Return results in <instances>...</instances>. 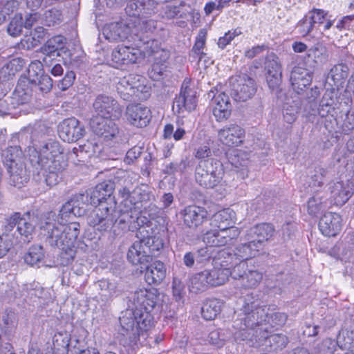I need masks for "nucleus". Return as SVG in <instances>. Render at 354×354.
Wrapping results in <instances>:
<instances>
[{
	"instance_id": "aec40b11",
	"label": "nucleus",
	"mask_w": 354,
	"mask_h": 354,
	"mask_svg": "<svg viewBox=\"0 0 354 354\" xmlns=\"http://www.w3.org/2000/svg\"><path fill=\"white\" fill-rule=\"evenodd\" d=\"M126 117L133 126L142 128L149 123L151 115L150 109L141 104H131L127 106Z\"/></svg>"
},
{
	"instance_id": "f03ea898",
	"label": "nucleus",
	"mask_w": 354,
	"mask_h": 354,
	"mask_svg": "<svg viewBox=\"0 0 354 354\" xmlns=\"http://www.w3.org/2000/svg\"><path fill=\"white\" fill-rule=\"evenodd\" d=\"M156 288L139 289L129 297L132 303L131 310L122 313L120 317V328L117 339L124 347L133 346L140 339V331L148 330L153 324L150 313L158 300Z\"/></svg>"
},
{
	"instance_id": "1a4fd4ad",
	"label": "nucleus",
	"mask_w": 354,
	"mask_h": 354,
	"mask_svg": "<svg viewBox=\"0 0 354 354\" xmlns=\"http://www.w3.org/2000/svg\"><path fill=\"white\" fill-rule=\"evenodd\" d=\"M118 194L122 198L121 205L124 207L122 210L124 212L133 209L141 212L142 208L155 199L154 195L145 185L137 186L132 191L127 186L121 187L118 189Z\"/></svg>"
},
{
	"instance_id": "bf43d9fd",
	"label": "nucleus",
	"mask_w": 354,
	"mask_h": 354,
	"mask_svg": "<svg viewBox=\"0 0 354 354\" xmlns=\"http://www.w3.org/2000/svg\"><path fill=\"white\" fill-rule=\"evenodd\" d=\"M70 336L68 333H57L53 337V346L57 350L68 351L70 346Z\"/></svg>"
},
{
	"instance_id": "0e129e2a",
	"label": "nucleus",
	"mask_w": 354,
	"mask_h": 354,
	"mask_svg": "<svg viewBox=\"0 0 354 354\" xmlns=\"http://www.w3.org/2000/svg\"><path fill=\"white\" fill-rule=\"evenodd\" d=\"M147 49L150 50L155 59H159L158 62L165 63L169 57V51L159 47L158 43H154L153 45L151 44Z\"/></svg>"
},
{
	"instance_id": "4468645a",
	"label": "nucleus",
	"mask_w": 354,
	"mask_h": 354,
	"mask_svg": "<svg viewBox=\"0 0 354 354\" xmlns=\"http://www.w3.org/2000/svg\"><path fill=\"white\" fill-rule=\"evenodd\" d=\"M59 138L64 142H73L81 139L84 133L85 129L78 120L70 118L64 120L57 127Z\"/></svg>"
},
{
	"instance_id": "79ce46f5",
	"label": "nucleus",
	"mask_w": 354,
	"mask_h": 354,
	"mask_svg": "<svg viewBox=\"0 0 354 354\" xmlns=\"http://www.w3.org/2000/svg\"><path fill=\"white\" fill-rule=\"evenodd\" d=\"M349 68L344 64L335 65L330 71L328 75V79L331 78L334 85L338 86L341 85L348 77Z\"/></svg>"
},
{
	"instance_id": "bb28decb",
	"label": "nucleus",
	"mask_w": 354,
	"mask_h": 354,
	"mask_svg": "<svg viewBox=\"0 0 354 354\" xmlns=\"http://www.w3.org/2000/svg\"><path fill=\"white\" fill-rule=\"evenodd\" d=\"M232 259H225L220 263L221 268H213L212 269L204 270L208 280L209 287L219 286L223 285L228 279L230 270L224 268L231 264Z\"/></svg>"
},
{
	"instance_id": "0eeeda50",
	"label": "nucleus",
	"mask_w": 354,
	"mask_h": 354,
	"mask_svg": "<svg viewBox=\"0 0 354 354\" xmlns=\"http://www.w3.org/2000/svg\"><path fill=\"white\" fill-rule=\"evenodd\" d=\"M224 174L223 165L217 160L207 158L200 160L195 168L196 183L205 189H212L221 181Z\"/></svg>"
},
{
	"instance_id": "4be33fe9",
	"label": "nucleus",
	"mask_w": 354,
	"mask_h": 354,
	"mask_svg": "<svg viewBox=\"0 0 354 354\" xmlns=\"http://www.w3.org/2000/svg\"><path fill=\"white\" fill-rule=\"evenodd\" d=\"M114 189V183L111 181L99 183L91 194V203L97 204V207H99L101 203L108 204V206H115L116 203L113 196Z\"/></svg>"
},
{
	"instance_id": "ea45409f",
	"label": "nucleus",
	"mask_w": 354,
	"mask_h": 354,
	"mask_svg": "<svg viewBox=\"0 0 354 354\" xmlns=\"http://www.w3.org/2000/svg\"><path fill=\"white\" fill-rule=\"evenodd\" d=\"M44 258V248L40 245H34L31 246L24 257L25 263L30 266H39V264Z\"/></svg>"
},
{
	"instance_id": "e433bc0d",
	"label": "nucleus",
	"mask_w": 354,
	"mask_h": 354,
	"mask_svg": "<svg viewBox=\"0 0 354 354\" xmlns=\"http://www.w3.org/2000/svg\"><path fill=\"white\" fill-rule=\"evenodd\" d=\"M2 162L5 167L25 162V156L18 146L9 147L2 152Z\"/></svg>"
},
{
	"instance_id": "8fccbe9b",
	"label": "nucleus",
	"mask_w": 354,
	"mask_h": 354,
	"mask_svg": "<svg viewBox=\"0 0 354 354\" xmlns=\"http://www.w3.org/2000/svg\"><path fill=\"white\" fill-rule=\"evenodd\" d=\"M265 68L267 70V74L282 75L279 57L273 53L267 55L265 62Z\"/></svg>"
},
{
	"instance_id": "7c9ffc66",
	"label": "nucleus",
	"mask_w": 354,
	"mask_h": 354,
	"mask_svg": "<svg viewBox=\"0 0 354 354\" xmlns=\"http://www.w3.org/2000/svg\"><path fill=\"white\" fill-rule=\"evenodd\" d=\"M290 81L295 91L300 94L310 84L312 75L309 71L301 66H295L291 71Z\"/></svg>"
},
{
	"instance_id": "b1692460",
	"label": "nucleus",
	"mask_w": 354,
	"mask_h": 354,
	"mask_svg": "<svg viewBox=\"0 0 354 354\" xmlns=\"http://www.w3.org/2000/svg\"><path fill=\"white\" fill-rule=\"evenodd\" d=\"M33 88L30 77L20 78L12 95L8 98L12 104L20 105L29 103L32 99Z\"/></svg>"
},
{
	"instance_id": "2eb2a0df",
	"label": "nucleus",
	"mask_w": 354,
	"mask_h": 354,
	"mask_svg": "<svg viewBox=\"0 0 354 354\" xmlns=\"http://www.w3.org/2000/svg\"><path fill=\"white\" fill-rule=\"evenodd\" d=\"M65 43L66 39L62 35L54 36L48 39L40 48V53L43 55L41 60L49 66L52 59L61 57L62 54L67 51Z\"/></svg>"
},
{
	"instance_id": "423d86ee",
	"label": "nucleus",
	"mask_w": 354,
	"mask_h": 354,
	"mask_svg": "<svg viewBox=\"0 0 354 354\" xmlns=\"http://www.w3.org/2000/svg\"><path fill=\"white\" fill-rule=\"evenodd\" d=\"M80 227L77 222H71L68 225L46 222L41 227V234L46 244L59 248L75 243L80 234Z\"/></svg>"
},
{
	"instance_id": "6e6552de",
	"label": "nucleus",
	"mask_w": 354,
	"mask_h": 354,
	"mask_svg": "<svg viewBox=\"0 0 354 354\" xmlns=\"http://www.w3.org/2000/svg\"><path fill=\"white\" fill-rule=\"evenodd\" d=\"M144 78L137 74H128L119 79L116 91L125 101L143 100L149 96V88L144 84Z\"/></svg>"
},
{
	"instance_id": "3c124183",
	"label": "nucleus",
	"mask_w": 354,
	"mask_h": 354,
	"mask_svg": "<svg viewBox=\"0 0 354 354\" xmlns=\"http://www.w3.org/2000/svg\"><path fill=\"white\" fill-rule=\"evenodd\" d=\"M24 28V19L21 14H16L9 23L7 31L12 37L21 35Z\"/></svg>"
},
{
	"instance_id": "20e7f679",
	"label": "nucleus",
	"mask_w": 354,
	"mask_h": 354,
	"mask_svg": "<svg viewBox=\"0 0 354 354\" xmlns=\"http://www.w3.org/2000/svg\"><path fill=\"white\" fill-rule=\"evenodd\" d=\"M35 232V224L27 212L21 216L15 212L6 220L3 233L0 235V259L3 257L14 245L23 247L30 243Z\"/></svg>"
},
{
	"instance_id": "9b49d317",
	"label": "nucleus",
	"mask_w": 354,
	"mask_h": 354,
	"mask_svg": "<svg viewBox=\"0 0 354 354\" xmlns=\"http://www.w3.org/2000/svg\"><path fill=\"white\" fill-rule=\"evenodd\" d=\"M230 84V95L236 102H246L253 97L257 90L255 80L247 74L232 77Z\"/></svg>"
},
{
	"instance_id": "c85d7f7f",
	"label": "nucleus",
	"mask_w": 354,
	"mask_h": 354,
	"mask_svg": "<svg viewBox=\"0 0 354 354\" xmlns=\"http://www.w3.org/2000/svg\"><path fill=\"white\" fill-rule=\"evenodd\" d=\"M6 169L9 175L8 183L11 186L19 189L28 182L30 175L25 162L6 167Z\"/></svg>"
},
{
	"instance_id": "de8ad7c7",
	"label": "nucleus",
	"mask_w": 354,
	"mask_h": 354,
	"mask_svg": "<svg viewBox=\"0 0 354 354\" xmlns=\"http://www.w3.org/2000/svg\"><path fill=\"white\" fill-rule=\"evenodd\" d=\"M268 342L270 346L275 351H281L286 347L289 342L288 338L286 335L281 333H277L270 335L268 333V337L265 338L261 345L263 344V342Z\"/></svg>"
},
{
	"instance_id": "a18cd8bd",
	"label": "nucleus",
	"mask_w": 354,
	"mask_h": 354,
	"mask_svg": "<svg viewBox=\"0 0 354 354\" xmlns=\"http://www.w3.org/2000/svg\"><path fill=\"white\" fill-rule=\"evenodd\" d=\"M327 48L322 44L317 43L308 50V57L313 58L315 63L322 64L326 63L328 59Z\"/></svg>"
},
{
	"instance_id": "69168bd1",
	"label": "nucleus",
	"mask_w": 354,
	"mask_h": 354,
	"mask_svg": "<svg viewBox=\"0 0 354 354\" xmlns=\"http://www.w3.org/2000/svg\"><path fill=\"white\" fill-rule=\"evenodd\" d=\"M59 60L57 58L52 59L51 64H46L45 62H43L42 60L40 61L42 66L49 72L51 75L55 77H59L64 73V68L62 66L58 63Z\"/></svg>"
},
{
	"instance_id": "4d7b16f0",
	"label": "nucleus",
	"mask_w": 354,
	"mask_h": 354,
	"mask_svg": "<svg viewBox=\"0 0 354 354\" xmlns=\"http://www.w3.org/2000/svg\"><path fill=\"white\" fill-rule=\"evenodd\" d=\"M59 249L62 250L60 253L62 261L61 263L63 266H68L73 262L75 257L76 250L75 248V243L70 244L68 246H62Z\"/></svg>"
},
{
	"instance_id": "6ab92c4d",
	"label": "nucleus",
	"mask_w": 354,
	"mask_h": 354,
	"mask_svg": "<svg viewBox=\"0 0 354 354\" xmlns=\"http://www.w3.org/2000/svg\"><path fill=\"white\" fill-rule=\"evenodd\" d=\"M208 97H212V103L214 105L213 108V115L218 122H224L231 115L232 106L229 96L224 92H221L216 95L211 91L208 93Z\"/></svg>"
},
{
	"instance_id": "c03bdc74",
	"label": "nucleus",
	"mask_w": 354,
	"mask_h": 354,
	"mask_svg": "<svg viewBox=\"0 0 354 354\" xmlns=\"http://www.w3.org/2000/svg\"><path fill=\"white\" fill-rule=\"evenodd\" d=\"M189 290L192 292H203L209 288L205 271L194 274L190 279Z\"/></svg>"
},
{
	"instance_id": "864d4df0",
	"label": "nucleus",
	"mask_w": 354,
	"mask_h": 354,
	"mask_svg": "<svg viewBox=\"0 0 354 354\" xmlns=\"http://www.w3.org/2000/svg\"><path fill=\"white\" fill-rule=\"evenodd\" d=\"M325 205L322 201V197L318 194L309 198L307 203L308 212L310 215L315 216L319 214L324 208Z\"/></svg>"
},
{
	"instance_id": "7ed1b4c3",
	"label": "nucleus",
	"mask_w": 354,
	"mask_h": 354,
	"mask_svg": "<svg viewBox=\"0 0 354 354\" xmlns=\"http://www.w3.org/2000/svg\"><path fill=\"white\" fill-rule=\"evenodd\" d=\"M35 140L34 145L39 149V153L30 156L31 165L35 168L38 174L43 171L47 185H56L62 178V171L67 166L62 156L63 149L59 142L53 139L41 142Z\"/></svg>"
},
{
	"instance_id": "72a5a7b5",
	"label": "nucleus",
	"mask_w": 354,
	"mask_h": 354,
	"mask_svg": "<svg viewBox=\"0 0 354 354\" xmlns=\"http://www.w3.org/2000/svg\"><path fill=\"white\" fill-rule=\"evenodd\" d=\"M127 2L125 12L134 19L150 15L153 12L149 0H128Z\"/></svg>"
},
{
	"instance_id": "dca6fc26",
	"label": "nucleus",
	"mask_w": 354,
	"mask_h": 354,
	"mask_svg": "<svg viewBox=\"0 0 354 354\" xmlns=\"http://www.w3.org/2000/svg\"><path fill=\"white\" fill-rule=\"evenodd\" d=\"M197 106L196 91L183 84L180 92L174 101L172 109L174 112L180 114L185 111L191 112Z\"/></svg>"
},
{
	"instance_id": "774afa93",
	"label": "nucleus",
	"mask_w": 354,
	"mask_h": 354,
	"mask_svg": "<svg viewBox=\"0 0 354 354\" xmlns=\"http://www.w3.org/2000/svg\"><path fill=\"white\" fill-rule=\"evenodd\" d=\"M173 295L177 301H180L185 294V284L178 278L174 277L172 283Z\"/></svg>"
},
{
	"instance_id": "39448f33",
	"label": "nucleus",
	"mask_w": 354,
	"mask_h": 354,
	"mask_svg": "<svg viewBox=\"0 0 354 354\" xmlns=\"http://www.w3.org/2000/svg\"><path fill=\"white\" fill-rule=\"evenodd\" d=\"M144 226H140L138 232L139 241L133 243L129 248L127 259L133 265L146 264L152 261L153 257H157L163 248L162 240L155 236H145Z\"/></svg>"
},
{
	"instance_id": "49530a36",
	"label": "nucleus",
	"mask_w": 354,
	"mask_h": 354,
	"mask_svg": "<svg viewBox=\"0 0 354 354\" xmlns=\"http://www.w3.org/2000/svg\"><path fill=\"white\" fill-rule=\"evenodd\" d=\"M20 68L16 59H12L4 64L0 69V82H6L12 80Z\"/></svg>"
},
{
	"instance_id": "338daca9",
	"label": "nucleus",
	"mask_w": 354,
	"mask_h": 354,
	"mask_svg": "<svg viewBox=\"0 0 354 354\" xmlns=\"http://www.w3.org/2000/svg\"><path fill=\"white\" fill-rule=\"evenodd\" d=\"M15 316L12 313H9L6 315L3 316L2 322L3 326H1V331L6 335H10L15 328Z\"/></svg>"
},
{
	"instance_id": "5fc2aeb1",
	"label": "nucleus",
	"mask_w": 354,
	"mask_h": 354,
	"mask_svg": "<svg viewBox=\"0 0 354 354\" xmlns=\"http://www.w3.org/2000/svg\"><path fill=\"white\" fill-rule=\"evenodd\" d=\"M45 25L54 26L62 21V15L59 10L53 8L45 11L44 14Z\"/></svg>"
},
{
	"instance_id": "c9c22d12",
	"label": "nucleus",
	"mask_w": 354,
	"mask_h": 354,
	"mask_svg": "<svg viewBox=\"0 0 354 354\" xmlns=\"http://www.w3.org/2000/svg\"><path fill=\"white\" fill-rule=\"evenodd\" d=\"M331 197L337 205H343L348 201L353 194L348 183L337 182L330 188Z\"/></svg>"
},
{
	"instance_id": "603ef678",
	"label": "nucleus",
	"mask_w": 354,
	"mask_h": 354,
	"mask_svg": "<svg viewBox=\"0 0 354 354\" xmlns=\"http://www.w3.org/2000/svg\"><path fill=\"white\" fill-rule=\"evenodd\" d=\"M263 275L257 270H248L245 272L243 281L241 286L245 288H252L256 287L261 281Z\"/></svg>"
},
{
	"instance_id": "c756f323",
	"label": "nucleus",
	"mask_w": 354,
	"mask_h": 354,
	"mask_svg": "<svg viewBox=\"0 0 354 354\" xmlns=\"http://www.w3.org/2000/svg\"><path fill=\"white\" fill-rule=\"evenodd\" d=\"M274 227L270 223H260L251 227L246 234V239H252L255 243L260 244V248H263V243L269 241L274 235Z\"/></svg>"
},
{
	"instance_id": "5701e85b",
	"label": "nucleus",
	"mask_w": 354,
	"mask_h": 354,
	"mask_svg": "<svg viewBox=\"0 0 354 354\" xmlns=\"http://www.w3.org/2000/svg\"><path fill=\"white\" fill-rule=\"evenodd\" d=\"M180 214L183 218L184 224L191 229H196L207 219V212L205 207L197 205L185 207Z\"/></svg>"
},
{
	"instance_id": "4c0bfd02",
	"label": "nucleus",
	"mask_w": 354,
	"mask_h": 354,
	"mask_svg": "<svg viewBox=\"0 0 354 354\" xmlns=\"http://www.w3.org/2000/svg\"><path fill=\"white\" fill-rule=\"evenodd\" d=\"M46 32L41 26L35 28L33 32H31L30 36H26L22 39L20 45L24 49L29 50L38 46L45 38Z\"/></svg>"
},
{
	"instance_id": "13d9d810",
	"label": "nucleus",
	"mask_w": 354,
	"mask_h": 354,
	"mask_svg": "<svg viewBox=\"0 0 354 354\" xmlns=\"http://www.w3.org/2000/svg\"><path fill=\"white\" fill-rule=\"evenodd\" d=\"M337 343L330 338L324 339L315 348L317 354H333Z\"/></svg>"
},
{
	"instance_id": "2f4dec72",
	"label": "nucleus",
	"mask_w": 354,
	"mask_h": 354,
	"mask_svg": "<svg viewBox=\"0 0 354 354\" xmlns=\"http://www.w3.org/2000/svg\"><path fill=\"white\" fill-rule=\"evenodd\" d=\"M194 252L196 255V262L199 266L205 264L211 259H213L214 261H217L222 258L232 259V254L225 250H218L216 252V254H214L215 249L209 247L207 245L194 250Z\"/></svg>"
},
{
	"instance_id": "58836bf2",
	"label": "nucleus",
	"mask_w": 354,
	"mask_h": 354,
	"mask_svg": "<svg viewBox=\"0 0 354 354\" xmlns=\"http://www.w3.org/2000/svg\"><path fill=\"white\" fill-rule=\"evenodd\" d=\"M221 310V303L218 299H209L203 304L201 315L205 319L212 320L220 313Z\"/></svg>"
},
{
	"instance_id": "37998d69",
	"label": "nucleus",
	"mask_w": 354,
	"mask_h": 354,
	"mask_svg": "<svg viewBox=\"0 0 354 354\" xmlns=\"http://www.w3.org/2000/svg\"><path fill=\"white\" fill-rule=\"evenodd\" d=\"M203 241L212 248L221 247L226 245L225 236L221 230H212L207 231L203 237Z\"/></svg>"
},
{
	"instance_id": "a211bd4d",
	"label": "nucleus",
	"mask_w": 354,
	"mask_h": 354,
	"mask_svg": "<svg viewBox=\"0 0 354 354\" xmlns=\"http://www.w3.org/2000/svg\"><path fill=\"white\" fill-rule=\"evenodd\" d=\"M114 120L113 118L93 116L91 119L90 126L96 135L109 140L118 133Z\"/></svg>"
},
{
	"instance_id": "f3484780",
	"label": "nucleus",
	"mask_w": 354,
	"mask_h": 354,
	"mask_svg": "<svg viewBox=\"0 0 354 354\" xmlns=\"http://www.w3.org/2000/svg\"><path fill=\"white\" fill-rule=\"evenodd\" d=\"M87 198L88 196L84 194L74 196L62 205L59 216L62 219L68 218L71 215L79 217L84 216L87 210Z\"/></svg>"
},
{
	"instance_id": "412c9836",
	"label": "nucleus",
	"mask_w": 354,
	"mask_h": 354,
	"mask_svg": "<svg viewBox=\"0 0 354 354\" xmlns=\"http://www.w3.org/2000/svg\"><path fill=\"white\" fill-rule=\"evenodd\" d=\"M245 130L236 124L225 126L218 131L219 140L228 147L241 145L245 138Z\"/></svg>"
},
{
	"instance_id": "e2e57ef3",
	"label": "nucleus",
	"mask_w": 354,
	"mask_h": 354,
	"mask_svg": "<svg viewBox=\"0 0 354 354\" xmlns=\"http://www.w3.org/2000/svg\"><path fill=\"white\" fill-rule=\"evenodd\" d=\"M167 73V65L165 63L156 62L151 66L149 71V75L153 80H161Z\"/></svg>"
},
{
	"instance_id": "393cba45",
	"label": "nucleus",
	"mask_w": 354,
	"mask_h": 354,
	"mask_svg": "<svg viewBox=\"0 0 354 354\" xmlns=\"http://www.w3.org/2000/svg\"><path fill=\"white\" fill-rule=\"evenodd\" d=\"M138 49L128 46H118L113 50L111 60L115 67L136 63L140 58Z\"/></svg>"
},
{
	"instance_id": "09e8293b",
	"label": "nucleus",
	"mask_w": 354,
	"mask_h": 354,
	"mask_svg": "<svg viewBox=\"0 0 354 354\" xmlns=\"http://www.w3.org/2000/svg\"><path fill=\"white\" fill-rule=\"evenodd\" d=\"M31 86L33 90L38 89L43 93H47L53 87V80L48 75L42 74L37 80L31 79Z\"/></svg>"
},
{
	"instance_id": "473e14b6",
	"label": "nucleus",
	"mask_w": 354,
	"mask_h": 354,
	"mask_svg": "<svg viewBox=\"0 0 354 354\" xmlns=\"http://www.w3.org/2000/svg\"><path fill=\"white\" fill-rule=\"evenodd\" d=\"M129 32H131V23L113 22L104 28L103 34L109 41H118L127 38Z\"/></svg>"
},
{
	"instance_id": "f8f14e48",
	"label": "nucleus",
	"mask_w": 354,
	"mask_h": 354,
	"mask_svg": "<svg viewBox=\"0 0 354 354\" xmlns=\"http://www.w3.org/2000/svg\"><path fill=\"white\" fill-rule=\"evenodd\" d=\"M156 29L157 21L147 19L146 16L134 19L131 23V33L135 35L140 42L147 45L146 48H148L149 44L158 43L153 37Z\"/></svg>"
},
{
	"instance_id": "f704fd0d",
	"label": "nucleus",
	"mask_w": 354,
	"mask_h": 354,
	"mask_svg": "<svg viewBox=\"0 0 354 354\" xmlns=\"http://www.w3.org/2000/svg\"><path fill=\"white\" fill-rule=\"evenodd\" d=\"M260 244L255 243L252 239L248 240L247 243H241L236 247L232 257H237L240 261H243L255 257L261 250Z\"/></svg>"
},
{
	"instance_id": "f257e3e1",
	"label": "nucleus",
	"mask_w": 354,
	"mask_h": 354,
	"mask_svg": "<svg viewBox=\"0 0 354 354\" xmlns=\"http://www.w3.org/2000/svg\"><path fill=\"white\" fill-rule=\"evenodd\" d=\"M239 305L233 321V327L238 330L235 335L252 346H260L268 337L269 326H282L287 320L285 313L268 306H260L257 295L252 292L240 298Z\"/></svg>"
},
{
	"instance_id": "680f3d73",
	"label": "nucleus",
	"mask_w": 354,
	"mask_h": 354,
	"mask_svg": "<svg viewBox=\"0 0 354 354\" xmlns=\"http://www.w3.org/2000/svg\"><path fill=\"white\" fill-rule=\"evenodd\" d=\"M300 108L296 104L292 105L286 104L283 108V115L284 120L288 123H293L299 113Z\"/></svg>"
},
{
	"instance_id": "cd10ccee",
	"label": "nucleus",
	"mask_w": 354,
	"mask_h": 354,
	"mask_svg": "<svg viewBox=\"0 0 354 354\" xmlns=\"http://www.w3.org/2000/svg\"><path fill=\"white\" fill-rule=\"evenodd\" d=\"M319 228L325 236H336L342 229L341 216L333 212L325 213L319 220Z\"/></svg>"
},
{
	"instance_id": "ddd939ff",
	"label": "nucleus",
	"mask_w": 354,
	"mask_h": 354,
	"mask_svg": "<svg viewBox=\"0 0 354 354\" xmlns=\"http://www.w3.org/2000/svg\"><path fill=\"white\" fill-rule=\"evenodd\" d=\"M93 107L96 113L95 116L118 119L122 115L121 106L118 101L111 96L98 95L93 104Z\"/></svg>"
},
{
	"instance_id": "052dcab7",
	"label": "nucleus",
	"mask_w": 354,
	"mask_h": 354,
	"mask_svg": "<svg viewBox=\"0 0 354 354\" xmlns=\"http://www.w3.org/2000/svg\"><path fill=\"white\" fill-rule=\"evenodd\" d=\"M209 342L218 348L223 346L227 336L225 335V331L223 330H213L208 336Z\"/></svg>"
},
{
	"instance_id": "a878e982",
	"label": "nucleus",
	"mask_w": 354,
	"mask_h": 354,
	"mask_svg": "<svg viewBox=\"0 0 354 354\" xmlns=\"http://www.w3.org/2000/svg\"><path fill=\"white\" fill-rule=\"evenodd\" d=\"M141 272L145 270V279L149 285H158L166 277V267L160 261L140 264Z\"/></svg>"
},
{
	"instance_id": "9d476101",
	"label": "nucleus",
	"mask_w": 354,
	"mask_h": 354,
	"mask_svg": "<svg viewBox=\"0 0 354 354\" xmlns=\"http://www.w3.org/2000/svg\"><path fill=\"white\" fill-rule=\"evenodd\" d=\"M117 221L115 206H108L106 203L95 207L86 218L87 223L100 233L109 231Z\"/></svg>"
},
{
	"instance_id": "a19ab883",
	"label": "nucleus",
	"mask_w": 354,
	"mask_h": 354,
	"mask_svg": "<svg viewBox=\"0 0 354 354\" xmlns=\"http://www.w3.org/2000/svg\"><path fill=\"white\" fill-rule=\"evenodd\" d=\"M232 211L230 209H224L215 213L212 218V225L219 230H225L232 223Z\"/></svg>"
},
{
	"instance_id": "6e6d98bb",
	"label": "nucleus",
	"mask_w": 354,
	"mask_h": 354,
	"mask_svg": "<svg viewBox=\"0 0 354 354\" xmlns=\"http://www.w3.org/2000/svg\"><path fill=\"white\" fill-rule=\"evenodd\" d=\"M328 174V170L320 165L315 166L311 172L310 179L314 187H321L324 184V181Z\"/></svg>"
}]
</instances>
